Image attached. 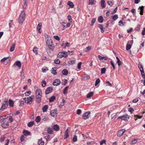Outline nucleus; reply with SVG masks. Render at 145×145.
Returning a JSON list of instances; mask_svg holds the SVG:
<instances>
[{
    "mask_svg": "<svg viewBox=\"0 0 145 145\" xmlns=\"http://www.w3.org/2000/svg\"><path fill=\"white\" fill-rule=\"evenodd\" d=\"M54 44L46 46V50L49 56H51L52 55L53 50L54 49Z\"/></svg>",
    "mask_w": 145,
    "mask_h": 145,
    "instance_id": "f257e3e1",
    "label": "nucleus"
},
{
    "mask_svg": "<svg viewBox=\"0 0 145 145\" xmlns=\"http://www.w3.org/2000/svg\"><path fill=\"white\" fill-rule=\"evenodd\" d=\"M25 17V13L24 11L22 12L18 18V22L20 24H22L24 21Z\"/></svg>",
    "mask_w": 145,
    "mask_h": 145,
    "instance_id": "f03ea898",
    "label": "nucleus"
},
{
    "mask_svg": "<svg viewBox=\"0 0 145 145\" xmlns=\"http://www.w3.org/2000/svg\"><path fill=\"white\" fill-rule=\"evenodd\" d=\"M34 95H32L28 97L24 98V99L25 101V102L28 104H31L33 101V99L34 98Z\"/></svg>",
    "mask_w": 145,
    "mask_h": 145,
    "instance_id": "7ed1b4c3",
    "label": "nucleus"
},
{
    "mask_svg": "<svg viewBox=\"0 0 145 145\" xmlns=\"http://www.w3.org/2000/svg\"><path fill=\"white\" fill-rule=\"evenodd\" d=\"M68 56V53L65 51L60 52L57 54V57L59 58L63 57L66 58Z\"/></svg>",
    "mask_w": 145,
    "mask_h": 145,
    "instance_id": "20e7f679",
    "label": "nucleus"
},
{
    "mask_svg": "<svg viewBox=\"0 0 145 145\" xmlns=\"http://www.w3.org/2000/svg\"><path fill=\"white\" fill-rule=\"evenodd\" d=\"M53 89L52 87H49L47 88L45 91V94L46 95L48 94L51 93Z\"/></svg>",
    "mask_w": 145,
    "mask_h": 145,
    "instance_id": "39448f33",
    "label": "nucleus"
},
{
    "mask_svg": "<svg viewBox=\"0 0 145 145\" xmlns=\"http://www.w3.org/2000/svg\"><path fill=\"white\" fill-rule=\"evenodd\" d=\"M46 40V46L54 44L52 40L50 37H49L48 38L47 37Z\"/></svg>",
    "mask_w": 145,
    "mask_h": 145,
    "instance_id": "423d86ee",
    "label": "nucleus"
},
{
    "mask_svg": "<svg viewBox=\"0 0 145 145\" xmlns=\"http://www.w3.org/2000/svg\"><path fill=\"white\" fill-rule=\"evenodd\" d=\"M125 131V130L124 129H121L118 132L117 136L119 137H121L122 136Z\"/></svg>",
    "mask_w": 145,
    "mask_h": 145,
    "instance_id": "0eeeda50",
    "label": "nucleus"
},
{
    "mask_svg": "<svg viewBox=\"0 0 145 145\" xmlns=\"http://www.w3.org/2000/svg\"><path fill=\"white\" fill-rule=\"evenodd\" d=\"M61 83L60 80L57 79L55 80L53 82V85L55 86H57L59 85Z\"/></svg>",
    "mask_w": 145,
    "mask_h": 145,
    "instance_id": "6e6552de",
    "label": "nucleus"
},
{
    "mask_svg": "<svg viewBox=\"0 0 145 145\" xmlns=\"http://www.w3.org/2000/svg\"><path fill=\"white\" fill-rule=\"evenodd\" d=\"M57 110L54 109L52 110L50 112L51 116L53 117H56L57 116Z\"/></svg>",
    "mask_w": 145,
    "mask_h": 145,
    "instance_id": "1a4fd4ad",
    "label": "nucleus"
},
{
    "mask_svg": "<svg viewBox=\"0 0 145 145\" xmlns=\"http://www.w3.org/2000/svg\"><path fill=\"white\" fill-rule=\"evenodd\" d=\"M90 117V112L88 111L86 112L82 115V117L89 118Z\"/></svg>",
    "mask_w": 145,
    "mask_h": 145,
    "instance_id": "9d476101",
    "label": "nucleus"
},
{
    "mask_svg": "<svg viewBox=\"0 0 145 145\" xmlns=\"http://www.w3.org/2000/svg\"><path fill=\"white\" fill-rule=\"evenodd\" d=\"M3 121V122L1 124V126L2 127L5 128H7L9 126L8 122H5L4 121Z\"/></svg>",
    "mask_w": 145,
    "mask_h": 145,
    "instance_id": "9b49d317",
    "label": "nucleus"
},
{
    "mask_svg": "<svg viewBox=\"0 0 145 145\" xmlns=\"http://www.w3.org/2000/svg\"><path fill=\"white\" fill-rule=\"evenodd\" d=\"M42 91L40 89H38L35 92L36 96H42Z\"/></svg>",
    "mask_w": 145,
    "mask_h": 145,
    "instance_id": "f8f14e48",
    "label": "nucleus"
},
{
    "mask_svg": "<svg viewBox=\"0 0 145 145\" xmlns=\"http://www.w3.org/2000/svg\"><path fill=\"white\" fill-rule=\"evenodd\" d=\"M36 97L37 103L38 104L41 101V96H36Z\"/></svg>",
    "mask_w": 145,
    "mask_h": 145,
    "instance_id": "ddd939ff",
    "label": "nucleus"
},
{
    "mask_svg": "<svg viewBox=\"0 0 145 145\" xmlns=\"http://www.w3.org/2000/svg\"><path fill=\"white\" fill-rule=\"evenodd\" d=\"M23 133L24 135L26 136L30 135L31 134L30 132L26 130H24L23 131Z\"/></svg>",
    "mask_w": 145,
    "mask_h": 145,
    "instance_id": "4468645a",
    "label": "nucleus"
},
{
    "mask_svg": "<svg viewBox=\"0 0 145 145\" xmlns=\"http://www.w3.org/2000/svg\"><path fill=\"white\" fill-rule=\"evenodd\" d=\"M53 128L56 131H58L59 129V127L57 124H54L53 127Z\"/></svg>",
    "mask_w": 145,
    "mask_h": 145,
    "instance_id": "2eb2a0df",
    "label": "nucleus"
},
{
    "mask_svg": "<svg viewBox=\"0 0 145 145\" xmlns=\"http://www.w3.org/2000/svg\"><path fill=\"white\" fill-rule=\"evenodd\" d=\"M42 25V24L41 23H40L39 24L37 25V29L39 33H41L40 31V30L41 28V26Z\"/></svg>",
    "mask_w": 145,
    "mask_h": 145,
    "instance_id": "dca6fc26",
    "label": "nucleus"
},
{
    "mask_svg": "<svg viewBox=\"0 0 145 145\" xmlns=\"http://www.w3.org/2000/svg\"><path fill=\"white\" fill-rule=\"evenodd\" d=\"M144 8V7L143 6L140 7L138 8V9H140V14L141 15H142L143 14Z\"/></svg>",
    "mask_w": 145,
    "mask_h": 145,
    "instance_id": "f3484780",
    "label": "nucleus"
},
{
    "mask_svg": "<svg viewBox=\"0 0 145 145\" xmlns=\"http://www.w3.org/2000/svg\"><path fill=\"white\" fill-rule=\"evenodd\" d=\"M15 44L14 43H12V45L11 46L10 48V52H12L13 51L15 48Z\"/></svg>",
    "mask_w": 145,
    "mask_h": 145,
    "instance_id": "a211bd4d",
    "label": "nucleus"
},
{
    "mask_svg": "<svg viewBox=\"0 0 145 145\" xmlns=\"http://www.w3.org/2000/svg\"><path fill=\"white\" fill-rule=\"evenodd\" d=\"M98 27L100 29L101 32L103 33L104 31V30L103 29V25L99 24L98 26Z\"/></svg>",
    "mask_w": 145,
    "mask_h": 145,
    "instance_id": "6ab92c4d",
    "label": "nucleus"
},
{
    "mask_svg": "<svg viewBox=\"0 0 145 145\" xmlns=\"http://www.w3.org/2000/svg\"><path fill=\"white\" fill-rule=\"evenodd\" d=\"M93 92H90L87 95V98H90L93 95Z\"/></svg>",
    "mask_w": 145,
    "mask_h": 145,
    "instance_id": "aec40b11",
    "label": "nucleus"
},
{
    "mask_svg": "<svg viewBox=\"0 0 145 145\" xmlns=\"http://www.w3.org/2000/svg\"><path fill=\"white\" fill-rule=\"evenodd\" d=\"M47 131L48 133L50 134H52L53 132L52 129L49 127L48 128Z\"/></svg>",
    "mask_w": 145,
    "mask_h": 145,
    "instance_id": "412c9836",
    "label": "nucleus"
},
{
    "mask_svg": "<svg viewBox=\"0 0 145 145\" xmlns=\"http://www.w3.org/2000/svg\"><path fill=\"white\" fill-rule=\"evenodd\" d=\"M98 57L101 61L103 59H104L105 60H107V58L106 57H102L99 55L98 56Z\"/></svg>",
    "mask_w": 145,
    "mask_h": 145,
    "instance_id": "4be33fe9",
    "label": "nucleus"
},
{
    "mask_svg": "<svg viewBox=\"0 0 145 145\" xmlns=\"http://www.w3.org/2000/svg\"><path fill=\"white\" fill-rule=\"evenodd\" d=\"M9 105L10 107H12L13 106L14 102L12 100L10 99L8 101Z\"/></svg>",
    "mask_w": 145,
    "mask_h": 145,
    "instance_id": "5701e85b",
    "label": "nucleus"
},
{
    "mask_svg": "<svg viewBox=\"0 0 145 145\" xmlns=\"http://www.w3.org/2000/svg\"><path fill=\"white\" fill-rule=\"evenodd\" d=\"M62 73L63 75H66L68 74V71L66 69H63L62 71Z\"/></svg>",
    "mask_w": 145,
    "mask_h": 145,
    "instance_id": "b1692460",
    "label": "nucleus"
},
{
    "mask_svg": "<svg viewBox=\"0 0 145 145\" xmlns=\"http://www.w3.org/2000/svg\"><path fill=\"white\" fill-rule=\"evenodd\" d=\"M48 108V105H45L42 108V110L44 112H46L47 111Z\"/></svg>",
    "mask_w": 145,
    "mask_h": 145,
    "instance_id": "393cba45",
    "label": "nucleus"
},
{
    "mask_svg": "<svg viewBox=\"0 0 145 145\" xmlns=\"http://www.w3.org/2000/svg\"><path fill=\"white\" fill-rule=\"evenodd\" d=\"M101 6L103 8H105V2L104 0H101Z\"/></svg>",
    "mask_w": 145,
    "mask_h": 145,
    "instance_id": "a878e982",
    "label": "nucleus"
},
{
    "mask_svg": "<svg viewBox=\"0 0 145 145\" xmlns=\"http://www.w3.org/2000/svg\"><path fill=\"white\" fill-rule=\"evenodd\" d=\"M15 64L17 66H18L19 68H21V64L20 61H16Z\"/></svg>",
    "mask_w": 145,
    "mask_h": 145,
    "instance_id": "bb28decb",
    "label": "nucleus"
},
{
    "mask_svg": "<svg viewBox=\"0 0 145 145\" xmlns=\"http://www.w3.org/2000/svg\"><path fill=\"white\" fill-rule=\"evenodd\" d=\"M64 139H66L68 138L69 137V133L65 132L64 135Z\"/></svg>",
    "mask_w": 145,
    "mask_h": 145,
    "instance_id": "cd10ccee",
    "label": "nucleus"
},
{
    "mask_svg": "<svg viewBox=\"0 0 145 145\" xmlns=\"http://www.w3.org/2000/svg\"><path fill=\"white\" fill-rule=\"evenodd\" d=\"M34 122L33 121H31L28 123L27 126L29 127H32L34 124Z\"/></svg>",
    "mask_w": 145,
    "mask_h": 145,
    "instance_id": "c85d7f7f",
    "label": "nucleus"
},
{
    "mask_svg": "<svg viewBox=\"0 0 145 145\" xmlns=\"http://www.w3.org/2000/svg\"><path fill=\"white\" fill-rule=\"evenodd\" d=\"M67 5L71 8H73L74 7V5L73 3L71 1H68L67 3Z\"/></svg>",
    "mask_w": 145,
    "mask_h": 145,
    "instance_id": "c756f323",
    "label": "nucleus"
},
{
    "mask_svg": "<svg viewBox=\"0 0 145 145\" xmlns=\"http://www.w3.org/2000/svg\"><path fill=\"white\" fill-rule=\"evenodd\" d=\"M103 19L102 16H100L98 18V21L99 22L102 23L103 22Z\"/></svg>",
    "mask_w": 145,
    "mask_h": 145,
    "instance_id": "7c9ffc66",
    "label": "nucleus"
},
{
    "mask_svg": "<svg viewBox=\"0 0 145 145\" xmlns=\"http://www.w3.org/2000/svg\"><path fill=\"white\" fill-rule=\"evenodd\" d=\"M69 88V86H66L63 90V93L66 94L67 93V90Z\"/></svg>",
    "mask_w": 145,
    "mask_h": 145,
    "instance_id": "2f4dec72",
    "label": "nucleus"
},
{
    "mask_svg": "<svg viewBox=\"0 0 145 145\" xmlns=\"http://www.w3.org/2000/svg\"><path fill=\"white\" fill-rule=\"evenodd\" d=\"M56 99V97L55 96L52 97L49 99V101L50 102H53L55 99Z\"/></svg>",
    "mask_w": 145,
    "mask_h": 145,
    "instance_id": "473e14b6",
    "label": "nucleus"
},
{
    "mask_svg": "<svg viewBox=\"0 0 145 145\" xmlns=\"http://www.w3.org/2000/svg\"><path fill=\"white\" fill-rule=\"evenodd\" d=\"M63 82H62V85L64 86H65L68 81L67 80L64 79L63 80Z\"/></svg>",
    "mask_w": 145,
    "mask_h": 145,
    "instance_id": "72a5a7b5",
    "label": "nucleus"
},
{
    "mask_svg": "<svg viewBox=\"0 0 145 145\" xmlns=\"http://www.w3.org/2000/svg\"><path fill=\"white\" fill-rule=\"evenodd\" d=\"M77 140V136L76 135H75L72 138V141L73 142H76Z\"/></svg>",
    "mask_w": 145,
    "mask_h": 145,
    "instance_id": "f704fd0d",
    "label": "nucleus"
},
{
    "mask_svg": "<svg viewBox=\"0 0 145 145\" xmlns=\"http://www.w3.org/2000/svg\"><path fill=\"white\" fill-rule=\"evenodd\" d=\"M138 67H139V68L140 69V71L141 72H142V71L144 72L143 67L142 65L139 64L138 65Z\"/></svg>",
    "mask_w": 145,
    "mask_h": 145,
    "instance_id": "c9c22d12",
    "label": "nucleus"
},
{
    "mask_svg": "<svg viewBox=\"0 0 145 145\" xmlns=\"http://www.w3.org/2000/svg\"><path fill=\"white\" fill-rule=\"evenodd\" d=\"M100 79L98 78H97L95 81V86H96L100 83Z\"/></svg>",
    "mask_w": 145,
    "mask_h": 145,
    "instance_id": "e433bc0d",
    "label": "nucleus"
},
{
    "mask_svg": "<svg viewBox=\"0 0 145 145\" xmlns=\"http://www.w3.org/2000/svg\"><path fill=\"white\" fill-rule=\"evenodd\" d=\"M38 143L39 145H44V141H42L41 140H41L39 141Z\"/></svg>",
    "mask_w": 145,
    "mask_h": 145,
    "instance_id": "4c0bfd02",
    "label": "nucleus"
},
{
    "mask_svg": "<svg viewBox=\"0 0 145 145\" xmlns=\"http://www.w3.org/2000/svg\"><path fill=\"white\" fill-rule=\"evenodd\" d=\"M37 48L36 47H35L33 49V51L34 53H35V54H37Z\"/></svg>",
    "mask_w": 145,
    "mask_h": 145,
    "instance_id": "58836bf2",
    "label": "nucleus"
},
{
    "mask_svg": "<svg viewBox=\"0 0 145 145\" xmlns=\"http://www.w3.org/2000/svg\"><path fill=\"white\" fill-rule=\"evenodd\" d=\"M3 104H4L5 105V106H6L7 107L8 105V101L7 100L5 101L3 103Z\"/></svg>",
    "mask_w": 145,
    "mask_h": 145,
    "instance_id": "ea45409f",
    "label": "nucleus"
},
{
    "mask_svg": "<svg viewBox=\"0 0 145 145\" xmlns=\"http://www.w3.org/2000/svg\"><path fill=\"white\" fill-rule=\"evenodd\" d=\"M41 84L43 87L45 86L46 85V81L44 80H42L41 82Z\"/></svg>",
    "mask_w": 145,
    "mask_h": 145,
    "instance_id": "a19ab883",
    "label": "nucleus"
},
{
    "mask_svg": "<svg viewBox=\"0 0 145 145\" xmlns=\"http://www.w3.org/2000/svg\"><path fill=\"white\" fill-rule=\"evenodd\" d=\"M112 18L114 20H116L118 18V16L117 15H115L113 16H112Z\"/></svg>",
    "mask_w": 145,
    "mask_h": 145,
    "instance_id": "79ce46f5",
    "label": "nucleus"
},
{
    "mask_svg": "<svg viewBox=\"0 0 145 145\" xmlns=\"http://www.w3.org/2000/svg\"><path fill=\"white\" fill-rule=\"evenodd\" d=\"M106 69L105 68L101 69V74H104L105 73L106 71Z\"/></svg>",
    "mask_w": 145,
    "mask_h": 145,
    "instance_id": "37998d69",
    "label": "nucleus"
},
{
    "mask_svg": "<svg viewBox=\"0 0 145 145\" xmlns=\"http://www.w3.org/2000/svg\"><path fill=\"white\" fill-rule=\"evenodd\" d=\"M137 142V139H134L131 142V143L132 144H136Z\"/></svg>",
    "mask_w": 145,
    "mask_h": 145,
    "instance_id": "c03bdc74",
    "label": "nucleus"
},
{
    "mask_svg": "<svg viewBox=\"0 0 145 145\" xmlns=\"http://www.w3.org/2000/svg\"><path fill=\"white\" fill-rule=\"evenodd\" d=\"M7 107L6 106H5V105L2 104L1 108H0V110L2 109H5Z\"/></svg>",
    "mask_w": 145,
    "mask_h": 145,
    "instance_id": "a18cd8bd",
    "label": "nucleus"
},
{
    "mask_svg": "<svg viewBox=\"0 0 145 145\" xmlns=\"http://www.w3.org/2000/svg\"><path fill=\"white\" fill-rule=\"evenodd\" d=\"M131 47V46L130 44H127L126 47V49L127 50H129Z\"/></svg>",
    "mask_w": 145,
    "mask_h": 145,
    "instance_id": "49530a36",
    "label": "nucleus"
},
{
    "mask_svg": "<svg viewBox=\"0 0 145 145\" xmlns=\"http://www.w3.org/2000/svg\"><path fill=\"white\" fill-rule=\"evenodd\" d=\"M20 76L23 79H24L25 78L24 73L23 71H22L21 72Z\"/></svg>",
    "mask_w": 145,
    "mask_h": 145,
    "instance_id": "de8ad7c7",
    "label": "nucleus"
},
{
    "mask_svg": "<svg viewBox=\"0 0 145 145\" xmlns=\"http://www.w3.org/2000/svg\"><path fill=\"white\" fill-rule=\"evenodd\" d=\"M31 91H27L25 92V94L26 96H28L31 94Z\"/></svg>",
    "mask_w": 145,
    "mask_h": 145,
    "instance_id": "09e8293b",
    "label": "nucleus"
},
{
    "mask_svg": "<svg viewBox=\"0 0 145 145\" xmlns=\"http://www.w3.org/2000/svg\"><path fill=\"white\" fill-rule=\"evenodd\" d=\"M106 84H107V85L108 86H109L110 87H112V84L110 83V82L109 81H106V82L105 83Z\"/></svg>",
    "mask_w": 145,
    "mask_h": 145,
    "instance_id": "8fccbe9b",
    "label": "nucleus"
},
{
    "mask_svg": "<svg viewBox=\"0 0 145 145\" xmlns=\"http://www.w3.org/2000/svg\"><path fill=\"white\" fill-rule=\"evenodd\" d=\"M96 21V19L95 18H93L91 21V26H92L93 24L95 23Z\"/></svg>",
    "mask_w": 145,
    "mask_h": 145,
    "instance_id": "3c124183",
    "label": "nucleus"
},
{
    "mask_svg": "<svg viewBox=\"0 0 145 145\" xmlns=\"http://www.w3.org/2000/svg\"><path fill=\"white\" fill-rule=\"evenodd\" d=\"M110 62L111 65L113 67L114 69H115V67L113 61H111Z\"/></svg>",
    "mask_w": 145,
    "mask_h": 145,
    "instance_id": "603ef678",
    "label": "nucleus"
},
{
    "mask_svg": "<svg viewBox=\"0 0 145 145\" xmlns=\"http://www.w3.org/2000/svg\"><path fill=\"white\" fill-rule=\"evenodd\" d=\"M106 141L105 140H102L100 142V145H102L103 144H105Z\"/></svg>",
    "mask_w": 145,
    "mask_h": 145,
    "instance_id": "864d4df0",
    "label": "nucleus"
},
{
    "mask_svg": "<svg viewBox=\"0 0 145 145\" xmlns=\"http://www.w3.org/2000/svg\"><path fill=\"white\" fill-rule=\"evenodd\" d=\"M54 62L56 64H59L60 63V61L59 59H57L55 60Z\"/></svg>",
    "mask_w": 145,
    "mask_h": 145,
    "instance_id": "5fc2aeb1",
    "label": "nucleus"
},
{
    "mask_svg": "<svg viewBox=\"0 0 145 145\" xmlns=\"http://www.w3.org/2000/svg\"><path fill=\"white\" fill-rule=\"evenodd\" d=\"M91 47L90 46H88L85 49V52H87L89 51L91 49Z\"/></svg>",
    "mask_w": 145,
    "mask_h": 145,
    "instance_id": "6e6d98bb",
    "label": "nucleus"
},
{
    "mask_svg": "<svg viewBox=\"0 0 145 145\" xmlns=\"http://www.w3.org/2000/svg\"><path fill=\"white\" fill-rule=\"evenodd\" d=\"M107 3L109 6L111 7L113 5V3L111 1H108Z\"/></svg>",
    "mask_w": 145,
    "mask_h": 145,
    "instance_id": "4d7b16f0",
    "label": "nucleus"
},
{
    "mask_svg": "<svg viewBox=\"0 0 145 145\" xmlns=\"http://www.w3.org/2000/svg\"><path fill=\"white\" fill-rule=\"evenodd\" d=\"M52 69L53 70L52 71V73L54 75H56L57 74V72L56 71V70L54 69L53 68H52Z\"/></svg>",
    "mask_w": 145,
    "mask_h": 145,
    "instance_id": "13d9d810",
    "label": "nucleus"
},
{
    "mask_svg": "<svg viewBox=\"0 0 145 145\" xmlns=\"http://www.w3.org/2000/svg\"><path fill=\"white\" fill-rule=\"evenodd\" d=\"M118 118H129V117L128 116V115H123V116H121L119 117Z\"/></svg>",
    "mask_w": 145,
    "mask_h": 145,
    "instance_id": "bf43d9fd",
    "label": "nucleus"
},
{
    "mask_svg": "<svg viewBox=\"0 0 145 145\" xmlns=\"http://www.w3.org/2000/svg\"><path fill=\"white\" fill-rule=\"evenodd\" d=\"M54 37L55 39L57 40H59L60 39L59 37L57 35L54 36Z\"/></svg>",
    "mask_w": 145,
    "mask_h": 145,
    "instance_id": "052dcab7",
    "label": "nucleus"
},
{
    "mask_svg": "<svg viewBox=\"0 0 145 145\" xmlns=\"http://www.w3.org/2000/svg\"><path fill=\"white\" fill-rule=\"evenodd\" d=\"M82 64V63L81 62L78 63L77 66V68L78 69H80Z\"/></svg>",
    "mask_w": 145,
    "mask_h": 145,
    "instance_id": "680f3d73",
    "label": "nucleus"
},
{
    "mask_svg": "<svg viewBox=\"0 0 145 145\" xmlns=\"http://www.w3.org/2000/svg\"><path fill=\"white\" fill-rule=\"evenodd\" d=\"M81 110L80 109H78L77 111V114L78 115H80L81 113Z\"/></svg>",
    "mask_w": 145,
    "mask_h": 145,
    "instance_id": "e2e57ef3",
    "label": "nucleus"
},
{
    "mask_svg": "<svg viewBox=\"0 0 145 145\" xmlns=\"http://www.w3.org/2000/svg\"><path fill=\"white\" fill-rule=\"evenodd\" d=\"M19 106H22L24 104V101H19Z\"/></svg>",
    "mask_w": 145,
    "mask_h": 145,
    "instance_id": "0e129e2a",
    "label": "nucleus"
},
{
    "mask_svg": "<svg viewBox=\"0 0 145 145\" xmlns=\"http://www.w3.org/2000/svg\"><path fill=\"white\" fill-rule=\"evenodd\" d=\"M140 29V25H138L136 28L135 30L137 31H139Z\"/></svg>",
    "mask_w": 145,
    "mask_h": 145,
    "instance_id": "69168bd1",
    "label": "nucleus"
},
{
    "mask_svg": "<svg viewBox=\"0 0 145 145\" xmlns=\"http://www.w3.org/2000/svg\"><path fill=\"white\" fill-rule=\"evenodd\" d=\"M5 139V137H1L0 138V141L1 142H3Z\"/></svg>",
    "mask_w": 145,
    "mask_h": 145,
    "instance_id": "338daca9",
    "label": "nucleus"
},
{
    "mask_svg": "<svg viewBox=\"0 0 145 145\" xmlns=\"http://www.w3.org/2000/svg\"><path fill=\"white\" fill-rule=\"evenodd\" d=\"M141 73L142 78L144 79L145 78V75L144 72L142 71V72H141Z\"/></svg>",
    "mask_w": 145,
    "mask_h": 145,
    "instance_id": "774afa93",
    "label": "nucleus"
}]
</instances>
